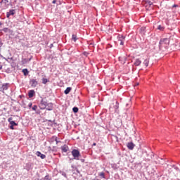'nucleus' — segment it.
Here are the masks:
<instances>
[{"mask_svg": "<svg viewBox=\"0 0 180 180\" xmlns=\"http://www.w3.org/2000/svg\"><path fill=\"white\" fill-rule=\"evenodd\" d=\"M168 44H169V38L161 39L159 42V49L160 50L164 48L167 49V47H168Z\"/></svg>", "mask_w": 180, "mask_h": 180, "instance_id": "nucleus-1", "label": "nucleus"}, {"mask_svg": "<svg viewBox=\"0 0 180 180\" xmlns=\"http://www.w3.org/2000/svg\"><path fill=\"white\" fill-rule=\"evenodd\" d=\"M72 155L74 157V160H79V157L81 156V153H79L78 150L75 149L72 151Z\"/></svg>", "mask_w": 180, "mask_h": 180, "instance_id": "nucleus-2", "label": "nucleus"}, {"mask_svg": "<svg viewBox=\"0 0 180 180\" xmlns=\"http://www.w3.org/2000/svg\"><path fill=\"white\" fill-rule=\"evenodd\" d=\"M48 103H47V101H46V100L44 99H42L41 101V103H39V108L40 109L43 110V109H46L48 106Z\"/></svg>", "mask_w": 180, "mask_h": 180, "instance_id": "nucleus-3", "label": "nucleus"}, {"mask_svg": "<svg viewBox=\"0 0 180 180\" xmlns=\"http://www.w3.org/2000/svg\"><path fill=\"white\" fill-rule=\"evenodd\" d=\"M8 122L10 123L11 126H18V123L15 122V121H13V119L12 117H9L8 119Z\"/></svg>", "mask_w": 180, "mask_h": 180, "instance_id": "nucleus-4", "label": "nucleus"}, {"mask_svg": "<svg viewBox=\"0 0 180 180\" xmlns=\"http://www.w3.org/2000/svg\"><path fill=\"white\" fill-rule=\"evenodd\" d=\"M9 88V84L5 83L2 84V86L1 88V91H7V89Z\"/></svg>", "mask_w": 180, "mask_h": 180, "instance_id": "nucleus-5", "label": "nucleus"}, {"mask_svg": "<svg viewBox=\"0 0 180 180\" xmlns=\"http://www.w3.org/2000/svg\"><path fill=\"white\" fill-rule=\"evenodd\" d=\"M36 155L37 157H40V158H41V160H44V158H46V155L41 154V153H40V151H37L36 153Z\"/></svg>", "mask_w": 180, "mask_h": 180, "instance_id": "nucleus-6", "label": "nucleus"}, {"mask_svg": "<svg viewBox=\"0 0 180 180\" xmlns=\"http://www.w3.org/2000/svg\"><path fill=\"white\" fill-rule=\"evenodd\" d=\"M30 84L32 86H34V87L37 86V81H36V79H32L30 81Z\"/></svg>", "mask_w": 180, "mask_h": 180, "instance_id": "nucleus-7", "label": "nucleus"}, {"mask_svg": "<svg viewBox=\"0 0 180 180\" xmlns=\"http://www.w3.org/2000/svg\"><path fill=\"white\" fill-rule=\"evenodd\" d=\"M127 147L129 148V150H133V148H134V143H127Z\"/></svg>", "mask_w": 180, "mask_h": 180, "instance_id": "nucleus-8", "label": "nucleus"}, {"mask_svg": "<svg viewBox=\"0 0 180 180\" xmlns=\"http://www.w3.org/2000/svg\"><path fill=\"white\" fill-rule=\"evenodd\" d=\"M61 150L63 153H67V151H68V146L67 145H64L63 146H61Z\"/></svg>", "mask_w": 180, "mask_h": 180, "instance_id": "nucleus-9", "label": "nucleus"}, {"mask_svg": "<svg viewBox=\"0 0 180 180\" xmlns=\"http://www.w3.org/2000/svg\"><path fill=\"white\" fill-rule=\"evenodd\" d=\"M15 15V10H11L9 12L6 13L7 18H9L10 16Z\"/></svg>", "mask_w": 180, "mask_h": 180, "instance_id": "nucleus-10", "label": "nucleus"}, {"mask_svg": "<svg viewBox=\"0 0 180 180\" xmlns=\"http://www.w3.org/2000/svg\"><path fill=\"white\" fill-rule=\"evenodd\" d=\"M119 60L122 63V64H124L126 63V57H120Z\"/></svg>", "mask_w": 180, "mask_h": 180, "instance_id": "nucleus-11", "label": "nucleus"}, {"mask_svg": "<svg viewBox=\"0 0 180 180\" xmlns=\"http://www.w3.org/2000/svg\"><path fill=\"white\" fill-rule=\"evenodd\" d=\"M34 95V91L30 90L28 93L29 98H33Z\"/></svg>", "mask_w": 180, "mask_h": 180, "instance_id": "nucleus-12", "label": "nucleus"}, {"mask_svg": "<svg viewBox=\"0 0 180 180\" xmlns=\"http://www.w3.org/2000/svg\"><path fill=\"white\" fill-rule=\"evenodd\" d=\"M46 109L47 110H53V104L49 103L48 105L46 106Z\"/></svg>", "mask_w": 180, "mask_h": 180, "instance_id": "nucleus-13", "label": "nucleus"}, {"mask_svg": "<svg viewBox=\"0 0 180 180\" xmlns=\"http://www.w3.org/2000/svg\"><path fill=\"white\" fill-rule=\"evenodd\" d=\"M141 64V60H140L139 59H136L134 62V65L139 66Z\"/></svg>", "mask_w": 180, "mask_h": 180, "instance_id": "nucleus-14", "label": "nucleus"}, {"mask_svg": "<svg viewBox=\"0 0 180 180\" xmlns=\"http://www.w3.org/2000/svg\"><path fill=\"white\" fill-rule=\"evenodd\" d=\"M71 87H68L65 91H64V94H65V95H68V94H70V92H71Z\"/></svg>", "mask_w": 180, "mask_h": 180, "instance_id": "nucleus-15", "label": "nucleus"}, {"mask_svg": "<svg viewBox=\"0 0 180 180\" xmlns=\"http://www.w3.org/2000/svg\"><path fill=\"white\" fill-rule=\"evenodd\" d=\"M149 62H150V60H148V59H146L143 62L144 65H146V67H148Z\"/></svg>", "mask_w": 180, "mask_h": 180, "instance_id": "nucleus-16", "label": "nucleus"}, {"mask_svg": "<svg viewBox=\"0 0 180 180\" xmlns=\"http://www.w3.org/2000/svg\"><path fill=\"white\" fill-rule=\"evenodd\" d=\"M22 72L24 75H27L29 74V71H27V69H23Z\"/></svg>", "mask_w": 180, "mask_h": 180, "instance_id": "nucleus-17", "label": "nucleus"}, {"mask_svg": "<svg viewBox=\"0 0 180 180\" xmlns=\"http://www.w3.org/2000/svg\"><path fill=\"white\" fill-rule=\"evenodd\" d=\"M3 32H4L5 33H11V30H9L8 28H4L3 30Z\"/></svg>", "mask_w": 180, "mask_h": 180, "instance_id": "nucleus-18", "label": "nucleus"}, {"mask_svg": "<svg viewBox=\"0 0 180 180\" xmlns=\"http://www.w3.org/2000/svg\"><path fill=\"white\" fill-rule=\"evenodd\" d=\"M8 2H9L8 0H2L1 4V5H6V4H8Z\"/></svg>", "mask_w": 180, "mask_h": 180, "instance_id": "nucleus-19", "label": "nucleus"}, {"mask_svg": "<svg viewBox=\"0 0 180 180\" xmlns=\"http://www.w3.org/2000/svg\"><path fill=\"white\" fill-rule=\"evenodd\" d=\"M46 82H49V80L46 78L42 79V84H46Z\"/></svg>", "mask_w": 180, "mask_h": 180, "instance_id": "nucleus-20", "label": "nucleus"}, {"mask_svg": "<svg viewBox=\"0 0 180 180\" xmlns=\"http://www.w3.org/2000/svg\"><path fill=\"white\" fill-rule=\"evenodd\" d=\"M72 110H73V112H74L75 113H77V112H78V108L75 107V108H72Z\"/></svg>", "mask_w": 180, "mask_h": 180, "instance_id": "nucleus-21", "label": "nucleus"}, {"mask_svg": "<svg viewBox=\"0 0 180 180\" xmlns=\"http://www.w3.org/2000/svg\"><path fill=\"white\" fill-rule=\"evenodd\" d=\"M158 30L162 31V30H164V27H162L161 25H158Z\"/></svg>", "mask_w": 180, "mask_h": 180, "instance_id": "nucleus-22", "label": "nucleus"}, {"mask_svg": "<svg viewBox=\"0 0 180 180\" xmlns=\"http://www.w3.org/2000/svg\"><path fill=\"white\" fill-rule=\"evenodd\" d=\"M72 39L74 40V41H77V35L72 34Z\"/></svg>", "mask_w": 180, "mask_h": 180, "instance_id": "nucleus-23", "label": "nucleus"}, {"mask_svg": "<svg viewBox=\"0 0 180 180\" xmlns=\"http://www.w3.org/2000/svg\"><path fill=\"white\" fill-rule=\"evenodd\" d=\"M32 110H37V105H34L32 107Z\"/></svg>", "mask_w": 180, "mask_h": 180, "instance_id": "nucleus-24", "label": "nucleus"}, {"mask_svg": "<svg viewBox=\"0 0 180 180\" xmlns=\"http://www.w3.org/2000/svg\"><path fill=\"white\" fill-rule=\"evenodd\" d=\"M99 175L101 176V178H105V173H100Z\"/></svg>", "mask_w": 180, "mask_h": 180, "instance_id": "nucleus-25", "label": "nucleus"}, {"mask_svg": "<svg viewBox=\"0 0 180 180\" xmlns=\"http://www.w3.org/2000/svg\"><path fill=\"white\" fill-rule=\"evenodd\" d=\"M13 127H14L13 125L10 126L11 130H15V128Z\"/></svg>", "mask_w": 180, "mask_h": 180, "instance_id": "nucleus-26", "label": "nucleus"}, {"mask_svg": "<svg viewBox=\"0 0 180 180\" xmlns=\"http://www.w3.org/2000/svg\"><path fill=\"white\" fill-rule=\"evenodd\" d=\"M120 44H121V46H123V41H122V39H120Z\"/></svg>", "mask_w": 180, "mask_h": 180, "instance_id": "nucleus-27", "label": "nucleus"}, {"mask_svg": "<svg viewBox=\"0 0 180 180\" xmlns=\"http://www.w3.org/2000/svg\"><path fill=\"white\" fill-rule=\"evenodd\" d=\"M6 72H8V73L11 72V69H7Z\"/></svg>", "mask_w": 180, "mask_h": 180, "instance_id": "nucleus-28", "label": "nucleus"}, {"mask_svg": "<svg viewBox=\"0 0 180 180\" xmlns=\"http://www.w3.org/2000/svg\"><path fill=\"white\" fill-rule=\"evenodd\" d=\"M44 179L49 180V176H46Z\"/></svg>", "mask_w": 180, "mask_h": 180, "instance_id": "nucleus-29", "label": "nucleus"}, {"mask_svg": "<svg viewBox=\"0 0 180 180\" xmlns=\"http://www.w3.org/2000/svg\"><path fill=\"white\" fill-rule=\"evenodd\" d=\"M121 39H122V40H124V36H122V35H121Z\"/></svg>", "mask_w": 180, "mask_h": 180, "instance_id": "nucleus-30", "label": "nucleus"}, {"mask_svg": "<svg viewBox=\"0 0 180 180\" xmlns=\"http://www.w3.org/2000/svg\"><path fill=\"white\" fill-rule=\"evenodd\" d=\"M1 46H2V41L0 39V47H1Z\"/></svg>", "mask_w": 180, "mask_h": 180, "instance_id": "nucleus-31", "label": "nucleus"}, {"mask_svg": "<svg viewBox=\"0 0 180 180\" xmlns=\"http://www.w3.org/2000/svg\"><path fill=\"white\" fill-rule=\"evenodd\" d=\"M0 70H2V65H1V63H0Z\"/></svg>", "mask_w": 180, "mask_h": 180, "instance_id": "nucleus-32", "label": "nucleus"}, {"mask_svg": "<svg viewBox=\"0 0 180 180\" xmlns=\"http://www.w3.org/2000/svg\"><path fill=\"white\" fill-rule=\"evenodd\" d=\"M176 6H178L174 4V5L173 6V8H176Z\"/></svg>", "mask_w": 180, "mask_h": 180, "instance_id": "nucleus-33", "label": "nucleus"}, {"mask_svg": "<svg viewBox=\"0 0 180 180\" xmlns=\"http://www.w3.org/2000/svg\"><path fill=\"white\" fill-rule=\"evenodd\" d=\"M52 4H56V0H53V1H52Z\"/></svg>", "mask_w": 180, "mask_h": 180, "instance_id": "nucleus-34", "label": "nucleus"}, {"mask_svg": "<svg viewBox=\"0 0 180 180\" xmlns=\"http://www.w3.org/2000/svg\"><path fill=\"white\" fill-rule=\"evenodd\" d=\"M84 56H88V53H84Z\"/></svg>", "mask_w": 180, "mask_h": 180, "instance_id": "nucleus-35", "label": "nucleus"}, {"mask_svg": "<svg viewBox=\"0 0 180 180\" xmlns=\"http://www.w3.org/2000/svg\"><path fill=\"white\" fill-rule=\"evenodd\" d=\"M30 108H32V104H29Z\"/></svg>", "mask_w": 180, "mask_h": 180, "instance_id": "nucleus-36", "label": "nucleus"}, {"mask_svg": "<svg viewBox=\"0 0 180 180\" xmlns=\"http://www.w3.org/2000/svg\"><path fill=\"white\" fill-rule=\"evenodd\" d=\"M117 108H119V106H118V105H117V106H116V109H117Z\"/></svg>", "mask_w": 180, "mask_h": 180, "instance_id": "nucleus-37", "label": "nucleus"}, {"mask_svg": "<svg viewBox=\"0 0 180 180\" xmlns=\"http://www.w3.org/2000/svg\"><path fill=\"white\" fill-rule=\"evenodd\" d=\"M93 146H96V143H94Z\"/></svg>", "mask_w": 180, "mask_h": 180, "instance_id": "nucleus-38", "label": "nucleus"}, {"mask_svg": "<svg viewBox=\"0 0 180 180\" xmlns=\"http://www.w3.org/2000/svg\"><path fill=\"white\" fill-rule=\"evenodd\" d=\"M12 1H13L14 2H16V0H12Z\"/></svg>", "mask_w": 180, "mask_h": 180, "instance_id": "nucleus-39", "label": "nucleus"}, {"mask_svg": "<svg viewBox=\"0 0 180 180\" xmlns=\"http://www.w3.org/2000/svg\"><path fill=\"white\" fill-rule=\"evenodd\" d=\"M56 143H58V141H57V139H56Z\"/></svg>", "mask_w": 180, "mask_h": 180, "instance_id": "nucleus-40", "label": "nucleus"}]
</instances>
